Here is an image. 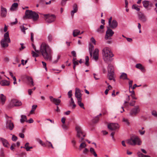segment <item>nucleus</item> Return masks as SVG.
I'll list each match as a JSON object with an SVG mask.
<instances>
[{
  "instance_id": "nucleus-1",
  "label": "nucleus",
  "mask_w": 157,
  "mask_h": 157,
  "mask_svg": "<svg viewBox=\"0 0 157 157\" xmlns=\"http://www.w3.org/2000/svg\"><path fill=\"white\" fill-rule=\"evenodd\" d=\"M32 46L35 51L38 53H40L45 60L51 61L52 59V51L47 43H42L40 45V50H37L35 46L33 44Z\"/></svg>"
},
{
  "instance_id": "nucleus-2",
  "label": "nucleus",
  "mask_w": 157,
  "mask_h": 157,
  "mask_svg": "<svg viewBox=\"0 0 157 157\" xmlns=\"http://www.w3.org/2000/svg\"><path fill=\"white\" fill-rule=\"evenodd\" d=\"M103 58L104 61L106 62H111L112 58L114 56L110 49L108 47H105L102 51Z\"/></svg>"
},
{
  "instance_id": "nucleus-3",
  "label": "nucleus",
  "mask_w": 157,
  "mask_h": 157,
  "mask_svg": "<svg viewBox=\"0 0 157 157\" xmlns=\"http://www.w3.org/2000/svg\"><path fill=\"white\" fill-rule=\"evenodd\" d=\"M38 14L36 12L27 10L25 12L24 18L32 19L33 21H36L39 18Z\"/></svg>"
},
{
  "instance_id": "nucleus-4",
  "label": "nucleus",
  "mask_w": 157,
  "mask_h": 157,
  "mask_svg": "<svg viewBox=\"0 0 157 157\" xmlns=\"http://www.w3.org/2000/svg\"><path fill=\"white\" fill-rule=\"evenodd\" d=\"M94 49V46L93 45L90 44L89 48V52L90 57L93 56V59L97 61L98 59L99 50L98 48H95L94 52L92 54V52Z\"/></svg>"
},
{
  "instance_id": "nucleus-5",
  "label": "nucleus",
  "mask_w": 157,
  "mask_h": 157,
  "mask_svg": "<svg viewBox=\"0 0 157 157\" xmlns=\"http://www.w3.org/2000/svg\"><path fill=\"white\" fill-rule=\"evenodd\" d=\"M75 129L77 131V137L80 138L79 142H81L84 140V137L86 136V134L82 130L80 126L78 125L76 126Z\"/></svg>"
},
{
  "instance_id": "nucleus-6",
  "label": "nucleus",
  "mask_w": 157,
  "mask_h": 157,
  "mask_svg": "<svg viewBox=\"0 0 157 157\" xmlns=\"http://www.w3.org/2000/svg\"><path fill=\"white\" fill-rule=\"evenodd\" d=\"M10 42V40L9 37V34L8 32L5 33L4 35V38L1 41V44L2 47H7L9 45L8 43Z\"/></svg>"
},
{
  "instance_id": "nucleus-7",
  "label": "nucleus",
  "mask_w": 157,
  "mask_h": 157,
  "mask_svg": "<svg viewBox=\"0 0 157 157\" xmlns=\"http://www.w3.org/2000/svg\"><path fill=\"white\" fill-rule=\"evenodd\" d=\"M127 143L132 145H135L136 144L140 145L141 143V141L138 137L136 136L127 140Z\"/></svg>"
},
{
  "instance_id": "nucleus-8",
  "label": "nucleus",
  "mask_w": 157,
  "mask_h": 157,
  "mask_svg": "<svg viewBox=\"0 0 157 157\" xmlns=\"http://www.w3.org/2000/svg\"><path fill=\"white\" fill-rule=\"evenodd\" d=\"M43 15L45 17V21L49 23L53 22L56 19V17L54 14H44Z\"/></svg>"
},
{
  "instance_id": "nucleus-9",
  "label": "nucleus",
  "mask_w": 157,
  "mask_h": 157,
  "mask_svg": "<svg viewBox=\"0 0 157 157\" xmlns=\"http://www.w3.org/2000/svg\"><path fill=\"white\" fill-rule=\"evenodd\" d=\"M140 112V109L139 105L135 106L130 110V114L132 116H136Z\"/></svg>"
},
{
  "instance_id": "nucleus-10",
  "label": "nucleus",
  "mask_w": 157,
  "mask_h": 157,
  "mask_svg": "<svg viewBox=\"0 0 157 157\" xmlns=\"http://www.w3.org/2000/svg\"><path fill=\"white\" fill-rule=\"evenodd\" d=\"M21 105L22 103L21 101L15 99H13L10 102V107L18 106Z\"/></svg>"
},
{
  "instance_id": "nucleus-11",
  "label": "nucleus",
  "mask_w": 157,
  "mask_h": 157,
  "mask_svg": "<svg viewBox=\"0 0 157 157\" xmlns=\"http://www.w3.org/2000/svg\"><path fill=\"white\" fill-rule=\"evenodd\" d=\"M138 19L141 22L145 23L147 21V18L141 12H138Z\"/></svg>"
},
{
  "instance_id": "nucleus-12",
  "label": "nucleus",
  "mask_w": 157,
  "mask_h": 157,
  "mask_svg": "<svg viewBox=\"0 0 157 157\" xmlns=\"http://www.w3.org/2000/svg\"><path fill=\"white\" fill-rule=\"evenodd\" d=\"M119 127V126L117 123H110L108 125V128L111 130H115Z\"/></svg>"
},
{
  "instance_id": "nucleus-13",
  "label": "nucleus",
  "mask_w": 157,
  "mask_h": 157,
  "mask_svg": "<svg viewBox=\"0 0 157 157\" xmlns=\"http://www.w3.org/2000/svg\"><path fill=\"white\" fill-rule=\"evenodd\" d=\"M114 34V32L113 30L109 27H107V29L106 32L105 39L106 40L108 39L109 37H112Z\"/></svg>"
},
{
  "instance_id": "nucleus-14",
  "label": "nucleus",
  "mask_w": 157,
  "mask_h": 157,
  "mask_svg": "<svg viewBox=\"0 0 157 157\" xmlns=\"http://www.w3.org/2000/svg\"><path fill=\"white\" fill-rule=\"evenodd\" d=\"M14 124L11 120H7L6 124V128L10 130H12L14 128Z\"/></svg>"
},
{
  "instance_id": "nucleus-15",
  "label": "nucleus",
  "mask_w": 157,
  "mask_h": 157,
  "mask_svg": "<svg viewBox=\"0 0 157 157\" xmlns=\"http://www.w3.org/2000/svg\"><path fill=\"white\" fill-rule=\"evenodd\" d=\"M75 90V95L76 98L77 99V100L82 99V94L80 89L78 88H76Z\"/></svg>"
},
{
  "instance_id": "nucleus-16",
  "label": "nucleus",
  "mask_w": 157,
  "mask_h": 157,
  "mask_svg": "<svg viewBox=\"0 0 157 157\" xmlns=\"http://www.w3.org/2000/svg\"><path fill=\"white\" fill-rule=\"evenodd\" d=\"M49 98L51 101L55 103L56 105H59L61 102V101L60 99L54 98L52 96H49Z\"/></svg>"
},
{
  "instance_id": "nucleus-17",
  "label": "nucleus",
  "mask_w": 157,
  "mask_h": 157,
  "mask_svg": "<svg viewBox=\"0 0 157 157\" xmlns=\"http://www.w3.org/2000/svg\"><path fill=\"white\" fill-rule=\"evenodd\" d=\"M110 27L113 29L116 28L117 26L118 23L115 20H113L110 24H109Z\"/></svg>"
},
{
  "instance_id": "nucleus-18",
  "label": "nucleus",
  "mask_w": 157,
  "mask_h": 157,
  "mask_svg": "<svg viewBox=\"0 0 157 157\" xmlns=\"http://www.w3.org/2000/svg\"><path fill=\"white\" fill-rule=\"evenodd\" d=\"M1 15L2 17H5L7 14V10L2 6H1Z\"/></svg>"
},
{
  "instance_id": "nucleus-19",
  "label": "nucleus",
  "mask_w": 157,
  "mask_h": 157,
  "mask_svg": "<svg viewBox=\"0 0 157 157\" xmlns=\"http://www.w3.org/2000/svg\"><path fill=\"white\" fill-rule=\"evenodd\" d=\"M26 78L29 84L33 86H34L33 80L31 77L29 76H26Z\"/></svg>"
},
{
  "instance_id": "nucleus-20",
  "label": "nucleus",
  "mask_w": 157,
  "mask_h": 157,
  "mask_svg": "<svg viewBox=\"0 0 157 157\" xmlns=\"http://www.w3.org/2000/svg\"><path fill=\"white\" fill-rule=\"evenodd\" d=\"M78 11L77 5L76 4H74L73 6V10L71 12V15L73 17L74 13H76Z\"/></svg>"
},
{
  "instance_id": "nucleus-21",
  "label": "nucleus",
  "mask_w": 157,
  "mask_h": 157,
  "mask_svg": "<svg viewBox=\"0 0 157 157\" xmlns=\"http://www.w3.org/2000/svg\"><path fill=\"white\" fill-rule=\"evenodd\" d=\"M0 84L3 86H8L10 84V82L9 81L4 80L0 82Z\"/></svg>"
},
{
  "instance_id": "nucleus-22",
  "label": "nucleus",
  "mask_w": 157,
  "mask_h": 157,
  "mask_svg": "<svg viewBox=\"0 0 157 157\" xmlns=\"http://www.w3.org/2000/svg\"><path fill=\"white\" fill-rule=\"evenodd\" d=\"M20 121L22 123H24L25 122H28L27 117L25 115H21V119Z\"/></svg>"
},
{
  "instance_id": "nucleus-23",
  "label": "nucleus",
  "mask_w": 157,
  "mask_h": 157,
  "mask_svg": "<svg viewBox=\"0 0 157 157\" xmlns=\"http://www.w3.org/2000/svg\"><path fill=\"white\" fill-rule=\"evenodd\" d=\"M136 68L140 69L143 72H144L145 71L144 67H143L141 64H137L136 65Z\"/></svg>"
},
{
  "instance_id": "nucleus-24",
  "label": "nucleus",
  "mask_w": 157,
  "mask_h": 157,
  "mask_svg": "<svg viewBox=\"0 0 157 157\" xmlns=\"http://www.w3.org/2000/svg\"><path fill=\"white\" fill-rule=\"evenodd\" d=\"M104 26L103 25H101L100 26V27L99 28H98L96 30V31L100 33H104Z\"/></svg>"
},
{
  "instance_id": "nucleus-25",
  "label": "nucleus",
  "mask_w": 157,
  "mask_h": 157,
  "mask_svg": "<svg viewBox=\"0 0 157 157\" xmlns=\"http://www.w3.org/2000/svg\"><path fill=\"white\" fill-rule=\"evenodd\" d=\"M18 6V4L17 3H14L12 5L10 10L11 11H14L17 9Z\"/></svg>"
},
{
  "instance_id": "nucleus-26",
  "label": "nucleus",
  "mask_w": 157,
  "mask_h": 157,
  "mask_svg": "<svg viewBox=\"0 0 157 157\" xmlns=\"http://www.w3.org/2000/svg\"><path fill=\"white\" fill-rule=\"evenodd\" d=\"M114 72H108V76L109 79V80H113L114 81H115V80L114 78Z\"/></svg>"
},
{
  "instance_id": "nucleus-27",
  "label": "nucleus",
  "mask_w": 157,
  "mask_h": 157,
  "mask_svg": "<svg viewBox=\"0 0 157 157\" xmlns=\"http://www.w3.org/2000/svg\"><path fill=\"white\" fill-rule=\"evenodd\" d=\"M26 25L24 24L23 25H21L20 26L21 31L24 33V34L25 33V30L28 29V28L25 27Z\"/></svg>"
},
{
  "instance_id": "nucleus-28",
  "label": "nucleus",
  "mask_w": 157,
  "mask_h": 157,
  "mask_svg": "<svg viewBox=\"0 0 157 157\" xmlns=\"http://www.w3.org/2000/svg\"><path fill=\"white\" fill-rule=\"evenodd\" d=\"M0 139L2 141L3 144L4 146L6 147H8V142L6 140L2 138H0Z\"/></svg>"
},
{
  "instance_id": "nucleus-29",
  "label": "nucleus",
  "mask_w": 157,
  "mask_h": 157,
  "mask_svg": "<svg viewBox=\"0 0 157 157\" xmlns=\"http://www.w3.org/2000/svg\"><path fill=\"white\" fill-rule=\"evenodd\" d=\"M36 140L43 147H46V144L45 143H44L40 139L37 138L36 139Z\"/></svg>"
},
{
  "instance_id": "nucleus-30",
  "label": "nucleus",
  "mask_w": 157,
  "mask_h": 157,
  "mask_svg": "<svg viewBox=\"0 0 157 157\" xmlns=\"http://www.w3.org/2000/svg\"><path fill=\"white\" fill-rule=\"evenodd\" d=\"M120 78L121 79H122L123 80L127 79L129 80V79L127 77V75L126 74L124 73H122L121 75L120 76Z\"/></svg>"
},
{
  "instance_id": "nucleus-31",
  "label": "nucleus",
  "mask_w": 157,
  "mask_h": 157,
  "mask_svg": "<svg viewBox=\"0 0 157 157\" xmlns=\"http://www.w3.org/2000/svg\"><path fill=\"white\" fill-rule=\"evenodd\" d=\"M108 72H114V67L111 64H109L108 67Z\"/></svg>"
},
{
  "instance_id": "nucleus-32",
  "label": "nucleus",
  "mask_w": 157,
  "mask_h": 157,
  "mask_svg": "<svg viewBox=\"0 0 157 157\" xmlns=\"http://www.w3.org/2000/svg\"><path fill=\"white\" fill-rule=\"evenodd\" d=\"M0 98L2 104L3 105L6 100V97L4 96L3 94H2L0 95Z\"/></svg>"
},
{
  "instance_id": "nucleus-33",
  "label": "nucleus",
  "mask_w": 157,
  "mask_h": 157,
  "mask_svg": "<svg viewBox=\"0 0 157 157\" xmlns=\"http://www.w3.org/2000/svg\"><path fill=\"white\" fill-rule=\"evenodd\" d=\"M80 34V31L78 29L74 30L73 32V35L75 37Z\"/></svg>"
},
{
  "instance_id": "nucleus-34",
  "label": "nucleus",
  "mask_w": 157,
  "mask_h": 157,
  "mask_svg": "<svg viewBox=\"0 0 157 157\" xmlns=\"http://www.w3.org/2000/svg\"><path fill=\"white\" fill-rule=\"evenodd\" d=\"M82 100V99L79 100L78 99V100H77L78 104L81 108H83V109H85V107H84L83 104L81 102Z\"/></svg>"
},
{
  "instance_id": "nucleus-35",
  "label": "nucleus",
  "mask_w": 157,
  "mask_h": 157,
  "mask_svg": "<svg viewBox=\"0 0 157 157\" xmlns=\"http://www.w3.org/2000/svg\"><path fill=\"white\" fill-rule=\"evenodd\" d=\"M86 144L85 142H83L82 143L79 148V150L80 151L82 149L85 148L86 147Z\"/></svg>"
},
{
  "instance_id": "nucleus-36",
  "label": "nucleus",
  "mask_w": 157,
  "mask_h": 157,
  "mask_svg": "<svg viewBox=\"0 0 157 157\" xmlns=\"http://www.w3.org/2000/svg\"><path fill=\"white\" fill-rule=\"evenodd\" d=\"M90 151L91 153L95 157H97V154H96V152H95V151H94V149L92 147H91L90 148Z\"/></svg>"
},
{
  "instance_id": "nucleus-37",
  "label": "nucleus",
  "mask_w": 157,
  "mask_h": 157,
  "mask_svg": "<svg viewBox=\"0 0 157 157\" xmlns=\"http://www.w3.org/2000/svg\"><path fill=\"white\" fill-rule=\"evenodd\" d=\"M144 6L145 8H147L149 5V2L147 1H144L143 2Z\"/></svg>"
},
{
  "instance_id": "nucleus-38",
  "label": "nucleus",
  "mask_w": 157,
  "mask_h": 157,
  "mask_svg": "<svg viewBox=\"0 0 157 157\" xmlns=\"http://www.w3.org/2000/svg\"><path fill=\"white\" fill-rule=\"evenodd\" d=\"M101 114H100L99 115H98L93 120V122L94 123H97L99 121V116L101 115Z\"/></svg>"
},
{
  "instance_id": "nucleus-39",
  "label": "nucleus",
  "mask_w": 157,
  "mask_h": 157,
  "mask_svg": "<svg viewBox=\"0 0 157 157\" xmlns=\"http://www.w3.org/2000/svg\"><path fill=\"white\" fill-rule=\"evenodd\" d=\"M60 57V55H58L57 56L56 59L54 60L53 62L52 63L54 64L58 62V60L59 59Z\"/></svg>"
},
{
  "instance_id": "nucleus-40",
  "label": "nucleus",
  "mask_w": 157,
  "mask_h": 157,
  "mask_svg": "<svg viewBox=\"0 0 157 157\" xmlns=\"http://www.w3.org/2000/svg\"><path fill=\"white\" fill-rule=\"evenodd\" d=\"M86 62L85 63V65L87 66H88L89 65V58L88 56H86L85 58Z\"/></svg>"
},
{
  "instance_id": "nucleus-41",
  "label": "nucleus",
  "mask_w": 157,
  "mask_h": 157,
  "mask_svg": "<svg viewBox=\"0 0 157 157\" xmlns=\"http://www.w3.org/2000/svg\"><path fill=\"white\" fill-rule=\"evenodd\" d=\"M46 144V146H48L49 147L51 146L52 148H53L54 147L52 145V144L50 142H49L47 140L46 141V143H45Z\"/></svg>"
},
{
  "instance_id": "nucleus-42",
  "label": "nucleus",
  "mask_w": 157,
  "mask_h": 157,
  "mask_svg": "<svg viewBox=\"0 0 157 157\" xmlns=\"http://www.w3.org/2000/svg\"><path fill=\"white\" fill-rule=\"evenodd\" d=\"M48 39L49 42H51L52 40V36L51 34H49L48 36Z\"/></svg>"
},
{
  "instance_id": "nucleus-43",
  "label": "nucleus",
  "mask_w": 157,
  "mask_h": 157,
  "mask_svg": "<svg viewBox=\"0 0 157 157\" xmlns=\"http://www.w3.org/2000/svg\"><path fill=\"white\" fill-rule=\"evenodd\" d=\"M32 55L33 56V57H36L38 56H39V55L38 54L35 52L33 51H32Z\"/></svg>"
},
{
  "instance_id": "nucleus-44",
  "label": "nucleus",
  "mask_w": 157,
  "mask_h": 157,
  "mask_svg": "<svg viewBox=\"0 0 157 157\" xmlns=\"http://www.w3.org/2000/svg\"><path fill=\"white\" fill-rule=\"evenodd\" d=\"M132 8L136 10L137 11H139L140 10V9L136 5H133L132 6Z\"/></svg>"
},
{
  "instance_id": "nucleus-45",
  "label": "nucleus",
  "mask_w": 157,
  "mask_h": 157,
  "mask_svg": "<svg viewBox=\"0 0 157 157\" xmlns=\"http://www.w3.org/2000/svg\"><path fill=\"white\" fill-rule=\"evenodd\" d=\"M136 102L135 101L132 100L129 103V105L131 106H134Z\"/></svg>"
},
{
  "instance_id": "nucleus-46",
  "label": "nucleus",
  "mask_w": 157,
  "mask_h": 157,
  "mask_svg": "<svg viewBox=\"0 0 157 157\" xmlns=\"http://www.w3.org/2000/svg\"><path fill=\"white\" fill-rule=\"evenodd\" d=\"M123 122H124L126 124L128 125L129 124V123L128 121V120L127 119L125 118H123Z\"/></svg>"
},
{
  "instance_id": "nucleus-47",
  "label": "nucleus",
  "mask_w": 157,
  "mask_h": 157,
  "mask_svg": "<svg viewBox=\"0 0 157 157\" xmlns=\"http://www.w3.org/2000/svg\"><path fill=\"white\" fill-rule=\"evenodd\" d=\"M72 91L71 90H70L68 92V95L69 98H72Z\"/></svg>"
},
{
  "instance_id": "nucleus-48",
  "label": "nucleus",
  "mask_w": 157,
  "mask_h": 157,
  "mask_svg": "<svg viewBox=\"0 0 157 157\" xmlns=\"http://www.w3.org/2000/svg\"><path fill=\"white\" fill-rule=\"evenodd\" d=\"M139 157H150L148 155H144L142 153H140V154L139 155Z\"/></svg>"
},
{
  "instance_id": "nucleus-49",
  "label": "nucleus",
  "mask_w": 157,
  "mask_h": 157,
  "mask_svg": "<svg viewBox=\"0 0 157 157\" xmlns=\"http://www.w3.org/2000/svg\"><path fill=\"white\" fill-rule=\"evenodd\" d=\"M17 139V137L14 135H13L12 139L13 141H16Z\"/></svg>"
},
{
  "instance_id": "nucleus-50",
  "label": "nucleus",
  "mask_w": 157,
  "mask_h": 157,
  "mask_svg": "<svg viewBox=\"0 0 157 157\" xmlns=\"http://www.w3.org/2000/svg\"><path fill=\"white\" fill-rule=\"evenodd\" d=\"M62 127L65 130H67L68 128L66 124H62Z\"/></svg>"
},
{
  "instance_id": "nucleus-51",
  "label": "nucleus",
  "mask_w": 157,
  "mask_h": 157,
  "mask_svg": "<svg viewBox=\"0 0 157 157\" xmlns=\"http://www.w3.org/2000/svg\"><path fill=\"white\" fill-rule=\"evenodd\" d=\"M21 48H19L20 50H21L22 49H24L25 48V47L24 46V44L23 43H21Z\"/></svg>"
},
{
  "instance_id": "nucleus-52",
  "label": "nucleus",
  "mask_w": 157,
  "mask_h": 157,
  "mask_svg": "<svg viewBox=\"0 0 157 157\" xmlns=\"http://www.w3.org/2000/svg\"><path fill=\"white\" fill-rule=\"evenodd\" d=\"M91 41L94 44H96V40L93 37H92L90 39Z\"/></svg>"
},
{
  "instance_id": "nucleus-53",
  "label": "nucleus",
  "mask_w": 157,
  "mask_h": 157,
  "mask_svg": "<svg viewBox=\"0 0 157 157\" xmlns=\"http://www.w3.org/2000/svg\"><path fill=\"white\" fill-rule=\"evenodd\" d=\"M89 151V150L87 148H85L83 151V152L84 154H86Z\"/></svg>"
},
{
  "instance_id": "nucleus-54",
  "label": "nucleus",
  "mask_w": 157,
  "mask_h": 157,
  "mask_svg": "<svg viewBox=\"0 0 157 157\" xmlns=\"http://www.w3.org/2000/svg\"><path fill=\"white\" fill-rule=\"evenodd\" d=\"M133 81L132 80H130L129 82V88H132V84Z\"/></svg>"
},
{
  "instance_id": "nucleus-55",
  "label": "nucleus",
  "mask_w": 157,
  "mask_h": 157,
  "mask_svg": "<svg viewBox=\"0 0 157 157\" xmlns=\"http://www.w3.org/2000/svg\"><path fill=\"white\" fill-rule=\"evenodd\" d=\"M152 115L155 117H157V113L155 111H153L152 112Z\"/></svg>"
},
{
  "instance_id": "nucleus-56",
  "label": "nucleus",
  "mask_w": 157,
  "mask_h": 157,
  "mask_svg": "<svg viewBox=\"0 0 157 157\" xmlns=\"http://www.w3.org/2000/svg\"><path fill=\"white\" fill-rule=\"evenodd\" d=\"M132 98V99L136 100L137 99V98L136 97L135 94H131L130 95Z\"/></svg>"
},
{
  "instance_id": "nucleus-57",
  "label": "nucleus",
  "mask_w": 157,
  "mask_h": 157,
  "mask_svg": "<svg viewBox=\"0 0 157 157\" xmlns=\"http://www.w3.org/2000/svg\"><path fill=\"white\" fill-rule=\"evenodd\" d=\"M128 96V98H126L127 101H125L124 102V104H125L128 103V101L130 100V96L127 95Z\"/></svg>"
},
{
  "instance_id": "nucleus-58",
  "label": "nucleus",
  "mask_w": 157,
  "mask_h": 157,
  "mask_svg": "<svg viewBox=\"0 0 157 157\" xmlns=\"http://www.w3.org/2000/svg\"><path fill=\"white\" fill-rule=\"evenodd\" d=\"M71 54L73 56L76 57V53L75 51H73L71 52Z\"/></svg>"
},
{
  "instance_id": "nucleus-59",
  "label": "nucleus",
  "mask_w": 157,
  "mask_h": 157,
  "mask_svg": "<svg viewBox=\"0 0 157 157\" xmlns=\"http://www.w3.org/2000/svg\"><path fill=\"white\" fill-rule=\"evenodd\" d=\"M139 132L141 135H143L144 134L145 131V130H144L143 131H141V130L140 129L139 130Z\"/></svg>"
},
{
  "instance_id": "nucleus-60",
  "label": "nucleus",
  "mask_w": 157,
  "mask_h": 157,
  "mask_svg": "<svg viewBox=\"0 0 157 157\" xmlns=\"http://www.w3.org/2000/svg\"><path fill=\"white\" fill-rule=\"evenodd\" d=\"M33 36L34 34L33 33H31V40L32 41H33Z\"/></svg>"
},
{
  "instance_id": "nucleus-61",
  "label": "nucleus",
  "mask_w": 157,
  "mask_h": 157,
  "mask_svg": "<svg viewBox=\"0 0 157 157\" xmlns=\"http://www.w3.org/2000/svg\"><path fill=\"white\" fill-rule=\"evenodd\" d=\"M17 23V18L15 19V21L14 22H12L10 23V24L11 25H13L16 24Z\"/></svg>"
},
{
  "instance_id": "nucleus-62",
  "label": "nucleus",
  "mask_w": 157,
  "mask_h": 157,
  "mask_svg": "<svg viewBox=\"0 0 157 157\" xmlns=\"http://www.w3.org/2000/svg\"><path fill=\"white\" fill-rule=\"evenodd\" d=\"M25 149L27 151H30V149L33 148V147H25Z\"/></svg>"
},
{
  "instance_id": "nucleus-63",
  "label": "nucleus",
  "mask_w": 157,
  "mask_h": 157,
  "mask_svg": "<svg viewBox=\"0 0 157 157\" xmlns=\"http://www.w3.org/2000/svg\"><path fill=\"white\" fill-rule=\"evenodd\" d=\"M66 0H62L61 1V4L62 6L64 5L66 3Z\"/></svg>"
},
{
  "instance_id": "nucleus-64",
  "label": "nucleus",
  "mask_w": 157,
  "mask_h": 157,
  "mask_svg": "<svg viewBox=\"0 0 157 157\" xmlns=\"http://www.w3.org/2000/svg\"><path fill=\"white\" fill-rule=\"evenodd\" d=\"M19 136L21 138H23L24 137V134L22 133H20L19 134Z\"/></svg>"
}]
</instances>
